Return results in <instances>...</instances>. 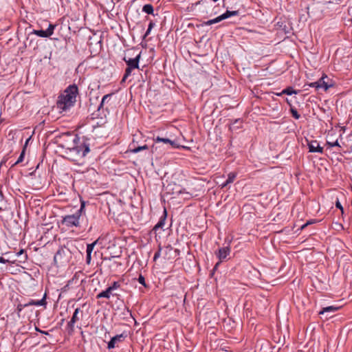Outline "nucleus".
Listing matches in <instances>:
<instances>
[{
    "instance_id": "18",
    "label": "nucleus",
    "mask_w": 352,
    "mask_h": 352,
    "mask_svg": "<svg viewBox=\"0 0 352 352\" xmlns=\"http://www.w3.org/2000/svg\"><path fill=\"white\" fill-rule=\"evenodd\" d=\"M299 91L295 90L292 87H288L286 89H283L281 93L276 94L277 96H281L283 94L292 95L293 94H297Z\"/></svg>"
},
{
    "instance_id": "30",
    "label": "nucleus",
    "mask_w": 352,
    "mask_h": 352,
    "mask_svg": "<svg viewBox=\"0 0 352 352\" xmlns=\"http://www.w3.org/2000/svg\"><path fill=\"white\" fill-rule=\"evenodd\" d=\"M138 282L142 284V285H144V287H146V283H145V278L144 277L140 274L138 277Z\"/></svg>"
},
{
    "instance_id": "9",
    "label": "nucleus",
    "mask_w": 352,
    "mask_h": 352,
    "mask_svg": "<svg viewBox=\"0 0 352 352\" xmlns=\"http://www.w3.org/2000/svg\"><path fill=\"white\" fill-rule=\"evenodd\" d=\"M126 336V334L123 333L113 337L111 339V340L108 342L107 348L109 349L115 348L116 346V344L124 341Z\"/></svg>"
},
{
    "instance_id": "16",
    "label": "nucleus",
    "mask_w": 352,
    "mask_h": 352,
    "mask_svg": "<svg viewBox=\"0 0 352 352\" xmlns=\"http://www.w3.org/2000/svg\"><path fill=\"white\" fill-rule=\"evenodd\" d=\"M166 217V210H164V215L160 218V219L158 221V223L154 226L153 229L155 230H157L159 228H163V226H164V225L165 223Z\"/></svg>"
},
{
    "instance_id": "25",
    "label": "nucleus",
    "mask_w": 352,
    "mask_h": 352,
    "mask_svg": "<svg viewBox=\"0 0 352 352\" xmlns=\"http://www.w3.org/2000/svg\"><path fill=\"white\" fill-rule=\"evenodd\" d=\"M154 140L155 142H163L165 144H168L169 142H170V139L160 137H157Z\"/></svg>"
},
{
    "instance_id": "35",
    "label": "nucleus",
    "mask_w": 352,
    "mask_h": 352,
    "mask_svg": "<svg viewBox=\"0 0 352 352\" xmlns=\"http://www.w3.org/2000/svg\"><path fill=\"white\" fill-rule=\"evenodd\" d=\"M106 298V296H105V294L102 292H100L98 294H97L96 296V298L97 299H100V298Z\"/></svg>"
},
{
    "instance_id": "33",
    "label": "nucleus",
    "mask_w": 352,
    "mask_h": 352,
    "mask_svg": "<svg viewBox=\"0 0 352 352\" xmlns=\"http://www.w3.org/2000/svg\"><path fill=\"white\" fill-rule=\"evenodd\" d=\"M14 261H10L9 259H6L5 258L0 256V263H13Z\"/></svg>"
},
{
    "instance_id": "7",
    "label": "nucleus",
    "mask_w": 352,
    "mask_h": 352,
    "mask_svg": "<svg viewBox=\"0 0 352 352\" xmlns=\"http://www.w3.org/2000/svg\"><path fill=\"white\" fill-rule=\"evenodd\" d=\"M56 28V25L54 24H50L48 26V28L46 30H34L32 32V34H34L35 35H37L41 37L47 38L52 36L54 33V30Z\"/></svg>"
},
{
    "instance_id": "21",
    "label": "nucleus",
    "mask_w": 352,
    "mask_h": 352,
    "mask_svg": "<svg viewBox=\"0 0 352 352\" xmlns=\"http://www.w3.org/2000/svg\"><path fill=\"white\" fill-rule=\"evenodd\" d=\"M113 94H106L103 96L102 99V101L98 107V109H100L102 106L104 105V104L107 102V100H109L111 96H112Z\"/></svg>"
},
{
    "instance_id": "1",
    "label": "nucleus",
    "mask_w": 352,
    "mask_h": 352,
    "mask_svg": "<svg viewBox=\"0 0 352 352\" xmlns=\"http://www.w3.org/2000/svg\"><path fill=\"white\" fill-rule=\"evenodd\" d=\"M62 137L69 139L62 146L66 148L65 153L71 160L76 161L77 157H83L89 152V145L85 142L79 144V138L77 136L73 137L71 133H67Z\"/></svg>"
},
{
    "instance_id": "22",
    "label": "nucleus",
    "mask_w": 352,
    "mask_h": 352,
    "mask_svg": "<svg viewBox=\"0 0 352 352\" xmlns=\"http://www.w3.org/2000/svg\"><path fill=\"white\" fill-rule=\"evenodd\" d=\"M98 240H96L94 242H93L92 243H90V244H88L87 246V253H90L91 254L95 245L97 244Z\"/></svg>"
},
{
    "instance_id": "15",
    "label": "nucleus",
    "mask_w": 352,
    "mask_h": 352,
    "mask_svg": "<svg viewBox=\"0 0 352 352\" xmlns=\"http://www.w3.org/2000/svg\"><path fill=\"white\" fill-rule=\"evenodd\" d=\"M339 309V307L336 306H329L322 309L321 311H319V314L322 315L325 313H333Z\"/></svg>"
},
{
    "instance_id": "46",
    "label": "nucleus",
    "mask_w": 352,
    "mask_h": 352,
    "mask_svg": "<svg viewBox=\"0 0 352 352\" xmlns=\"http://www.w3.org/2000/svg\"><path fill=\"white\" fill-rule=\"evenodd\" d=\"M214 1H217L218 0H213Z\"/></svg>"
},
{
    "instance_id": "42",
    "label": "nucleus",
    "mask_w": 352,
    "mask_h": 352,
    "mask_svg": "<svg viewBox=\"0 0 352 352\" xmlns=\"http://www.w3.org/2000/svg\"><path fill=\"white\" fill-rule=\"evenodd\" d=\"M29 140H30V138H29V139H28V140H26L25 144V145H24V146H23V147H25V148H26V146H27V144H28Z\"/></svg>"
},
{
    "instance_id": "41",
    "label": "nucleus",
    "mask_w": 352,
    "mask_h": 352,
    "mask_svg": "<svg viewBox=\"0 0 352 352\" xmlns=\"http://www.w3.org/2000/svg\"><path fill=\"white\" fill-rule=\"evenodd\" d=\"M23 253H24L23 250H20V251L17 253V254H18V255H21V254H23Z\"/></svg>"
},
{
    "instance_id": "40",
    "label": "nucleus",
    "mask_w": 352,
    "mask_h": 352,
    "mask_svg": "<svg viewBox=\"0 0 352 352\" xmlns=\"http://www.w3.org/2000/svg\"><path fill=\"white\" fill-rule=\"evenodd\" d=\"M311 223H313L312 221H307L305 224L302 226L301 229H304L306 226H307L308 225L311 224Z\"/></svg>"
},
{
    "instance_id": "5",
    "label": "nucleus",
    "mask_w": 352,
    "mask_h": 352,
    "mask_svg": "<svg viewBox=\"0 0 352 352\" xmlns=\"http://www.w3.org/2000/svg\"><path fill=\"white\" fill-rule=\"evenodd\" d=\"M308 85L311 87H315L317 90L323 89L324 91H327L329 87H333V84L327 76L323 75L318 80L311 82Z\"/></svg>"
},
{
    "instance_id": "39",
    "label": "nucleus",
    "mask_w": 352,
    "mask_h": 352,
    "mask_svg": "<svg viewBox=\"0 0 352 352\" xmlns=\"http://www.w3.org/2000/svg\"><path fill=\"white\" fill-rule=\"evenodd\" d=\"M206 51H207V52H206V54H202L201 56L207 55V54H208V51L212 52L211 45H210V44L208 45V49L206 50ZM201 56V55L199 54V56Z\"/></svg>"
},
{
    "instance_id": "8",
    "label": "nucleus",
    "mask_w": 352,
    "mask_h": 352,
    "mask_svg": "<svg viewBox=\"0 0 352 352\" xmlns=\"http://www.w3.org/2000/svg\"><path fill=\"white\" fill-rule=\"evenodd\" d=\"M82 311L80 308H76L73 314V316L69 322L67 323V329L69 333H72L74 330V324L79 320L78 316L79 313L82 314Z\"/></svg>"
},
{
    "instance_id": "28",
    "label": "nucleus",
    "mask_w": 352,
    "mask_h": 352,
    "mask_svg": "<svg viewBox=\"0 0 352 352\" xmlns=\"http://www.w3.org/2000/svg\"><path fill=\"white\" fill-rule=\"evenodd\" d=\"M120 287V284L119 282L117 281L113 282V284L111 286H109L112 291L118 289Z\"/></svg>"
},
{
    "instance_id": "14",
    "label": "nucleus",
    "mask_w": 352,
    "mask_h": 352,
    "mask_svg": "<svg viewBox=\"0 0 352 352\" xmlns=\"http://www.w3.org/2000/svg\"><path fill=\"white\" fill-rule=\"evenodd\" d=\"M65 253V250L63 248H60L54 256V261L55 264L58 265L63 263L62 261V256Z\"/></svg>"
},
{
    "instance_id": "19",
    "label": "nucleus",
    "mask_w": 352,
    "mask_h": 352,
    "mask_svg": "<svg viewBox=\"0 0 352 352\" xmlns=\"http://www.w3.org/2000/svg\"><path fill=\"white\" fill-rule=\"evenodd\" d=\"M142 11L148 14H153L154 10L151 4H146L143 6Z\"/></svg>"
},
{
    "instance_id": "11",
    "label": "nucleus",
    "mask_w": 352,
    "mask_h": 352,
    "mask_svg": "<svg viewBox=\"0 0 352 352\" xmlns=\"http://www.w3.org/2000/svg\"><path fill=\"white\" fill-rule=\"evenodd\" d=\"M308 148L309 152L311 153H323V148L320 146L317 140H312L308 142Z\"/></svg>"
},
{
    "instance_id": "10",
    "label": "nucleus",
    "mask_w": 352,
    "mask_h": 352,
    "mask_svg": "<svg viewBox=\"0 0 352 352\" xmlns=\"http://www.w3.org/2000/svg\"><path fill=\"white\" fill-rule=\"evenodd\" d=\"M140 58V53L138 54L135 58H129L126 59V58H124V60L127 65L128 67L132 68V69H138L139 67V60Z\"/></svg>"
},
{
    "instance_id": "6",
    "label": "nucleus",
    "mask_w": 352,
    "mask_h": 352,
    "mask_svg": "<svg viewBox=\"0 0 352 352\" xmlns=\"http://www.w3.org/2000/svg\"><path fill=\"white\" fill-rule=\"evenodd\" d=\"M239 14V11H229L227 10L225 13L222 14L221 15L219 16L218 17L209 20L206 22H204V24L205 25H212L218 22H220L223 19H226L230 16H237Z\"/></svg>"
},
{
    "instance_id": "26",
    "label": "nucleus",
    "mask_w": 352,
    "mask_h": 352,
    "mask_svg": "<svg viewBox=\"0 0 352 352\" xmlns=\"http://www.w3.org/2000/svg\"><path fill=\"white\" fill-rule=\"evenodd\" d=\"M111 289L109 287L106 289V290L103 291V292L105 294L106 298L109 299L110 298L111 294L113 296H115L116 294H112Z\"/></svg>"
},
{
    "instance_id": "23",
    "label": "nucleus",
    "mask_w": 352,
    "mask_h": 352,
    "mask_svg": "<svg viewBox=\"0 0 352 352\" xmlns=\"http://www.w3.org/2000/svg\"><path fill=\"white\" fill-rule=\"evenodd\" d=\"M25 147H23L22 151L21 153V155H19L18 160L14 162V164L13 165L18 164H19V163L23 162V158H24V155H25Z\"/></svg>"
},
{
    "instance_id": "4",
    "label": "nucleus",
    "mask_w": 352,
    "mask_h": 352,
    "mask_svg": "<svg viewBox=\"0 0 352 352\" xmlns=\"http://www.w3.org/2000/svg\"><path fill=\"white\" fill-rule=\"evenodd\" d=\"M85 202L81 201L80 209L73 214L65 216L61 221L62 224L67 228L78 227L80 226V217L85 209Z\"/></svg>"
},
{
    "instance_id": "37",
    "label": "nucleus",
    "mask_w": 352,
    "mask_h": 352,
    "mask_svg": "<svg viewBox=\"0 0 352 352\" xmlns=\"http://www.w3.org/2000/svg\"><path fill=\"white\" fill-rule=\"evenodd\" d=\"M160 250H161V248H160V250L155 252V255H154V257H153V260L154 261H156L157 258L160 257Z\"/></svg>"
},
{
    "instance_id": "31",
    "label": "nucleus",
    "mask_w": 352,
    "mask_h": 352,
    "mask_svg": "<svg viewBox=\"0 0 352 352\" xmlns=\"http://www.w3.org/2000/svg\"><path fill=\"white\" fill-rule=\"evenodd\" d=\"M171 148H178L179 146V144L176 141H173L170 140V142L168 143Z\"/></svg>"
},
{
    "instance_id": "34",
    "label": "nucleus",
    "mask_w": 352,
    "mask_h": 352,
    "mask_svg": "<svg viewBox=\"0 0 352 352\" xmlns=\"http://www.w3.org/2000/svg\"><path fill=\"white\" fill-rule=\"evenodd\" d=\"M195 241H196V235L192 234L190 237V243L192 244L193 242H195L194 245H195Z\"/></svg>"
},
{
    "instance_id": "12",
    "label": "nucleus",
    "mask_w": 352,
    "mask_h": 352,
    "mask_svg": "<svg viewBox=\"0 0 352 352\" xmlns=\"http://www.w3.org/2000/svg\"><path fill=\"white\" fill-rule=\"evenodd\" d=\"M230 247L227 246V247H223V248H219L218 252L216 253V254H217V257L219 258V261H222L227 258V256L230 254Z\"/></svg>"
},
{
    "instance_id": "24",
    "label": "nucleus",
    "mask_w": 352,
    "mask_h": 352,
    "mask_svg": "<svg viewBox=\"0 0 352 352\" xmlns=\"http://www.w3.org/2000/svg\"><path fill=\"white\" fill-rule=\"evenodd\" d=\"M133 69L132 68H130V67H126V69H125V73L124 74V76L122 79V82H124L126 80V79L131 75V72Z\"/></svg>"
},
{
    "instance_id": "20",
    "label": "nucleus",
    "mask_w": 352,
    "mask_h": 352,
    "mask_svg": "<svg viewBox=\"0 0 352 352\" xmlns=\"http://www.w3.org/2000/svg\"><path fill=\"white\" fill-rule=\"evenodd\" d=\"M287 103L290 106V112L292 116L295 119H299L300 118V115L298 113L297 110L292 107V104L289 102L288 100H287Z\"/></svg>"
},
{
    "instance_id": "45",
    "label": "nucleus",
    "mask_w": 352,
    "mask_h": 352,
    "mask_svg": "<svg viewBox=\"0 0 352 352\" xmlns=\"http://www.w3.org/2000/svg\"><path fill=\"white\" fill-rule=\"evenodd\" d=\"M26 258H27V255H26V254H25V256H24V260H25Z\"/></svg>"
},
{
    "instance_id": "44",
    "label": "nucleus",
    "mask_w": 352,
    "mask_h": 352,
    "mask_svg": "<svg viewBox=\"0 0 352 352\" xmlns=\"http://www.w3.org/2000/svg\"><path fill=\"white\" fill-rule=\"evenodd\" d=\"M219 264V263H216L215 266H214V269L217 267V265Z\"/></svg>"
},
{
    "instance_id": "38",
    "label": "nucleus",
    "mask_w": 352,
    "mask_h": 352,
    "mask_svg": "<svg viewBox=\"0 0 352 352\" xmlns=\"http://www.w3.org/2000/svg\"><path fill=\"white\" fill-rule=\"evenodd\" d=\"M36 329V331H38V332H40V333H42V334L48 335V332L45 331H43V330H41V329H38V327H36V329Z\"/></svg>"
},
{
    "instance_id": "13",
    "label": "nucleus",
    "mask_w": 352,
    "mask_h": 352,
    "mask_svg": "<svg viewBox=\"0 0 352 352\" xmlns=\"http://www.w3.org/2000/svg\"><path fill=\"white\" fill-rule=\"evenodd\" d=\"M129 148H130V152L133 153H138L143 150L148 149V147L146 144H144L142 146H136L134 142H132L131 144H130Z\"/></svg>"
},
{
    "instance_id": "27",
    "label": "nucleus",
    "mask_w": 352,
    "mask_h": 352,
    "mask_svg": "<svg viewBox=\"0 0 352 352\" xmlns=\"http://www.w3.org/2000/svg\"><path fill=\"white\" fill-rule=\"evenodd\" d=\"M154 26V23L153 22H150L149 25H148V29L144 36V37H146L151 32V29L153 28V27Z\"/></svg>"
},
{
    "instance_id": "32",
    "label": "nucleus",
    "mask_w": 352,
    "mask_h": 352,
    "mask_svg": "<svg viewBox=\"0 0 352 352\" xmlns=\"http://www.w3.org/2000/svg\"><path fill=\"white\" fill-rule=\"evenodd\" d=\"M336 207L341 210L342 214L344 213V208L341 205L340 202L339 201V200H337V201L336 202Z\"/></svg>"
},
{
    "instance_id": "29",
    "label": "nucleus",
    "mask_w": 352,
    "mask_h": 352,
    "mask_svg": "<svg viewBox=\"0 0 352 352\" xmlns=\"http://www.w3.org/2000/svg\"><path fill=\"white\" fill-rule=\"evenodd\" d=\"M327 144L329 146V147H333V146H338V147H340V145L339 144L338 140H336V142H327Z\"/></svg>"
},
{
    "instance_id": "3",
    "label": "nucleus",
    "mask_w": 352,
    "mask_h": 352,
    "mask_svg": "<svg viewBox=\"0 0 352 352\" xmlns=\"http://www.w3.org/2000/svg\"><path fill=\"white\" fill-rule=\"evenodd\" d=\"M47 304L46 302V294H45L44 296L41 300H30L27 303H19L16 307V311L19 316L20 314L24 311V315L27 314L28 318H31L33 315L36 314V311L32 309L31 307L33 305L36 306H45Z\"/></svg>"
},
{
    "instance_id": "36",
    "label": "nucleus",
    "mask_w": 352,
    "mask_h": 352,
    "mask_svg": "<svg viewBox=\"0 0 352 352\" xmlns=\"http://www.w3.org/2000/svg\"><path fill=\"white\" fill-rule=\"evenodd\" d=\"M91 259V254L87 253L86 262H87V264L90 263Z\"/></svg>"
},
{
    "instance_id": "17",
    "label": "nucleus",
    "mask_w": 352,
    "mask_h": 352,
    "mask_svg": "<svg viewBox=\"0 0 352 352\" xmlns=\"http://www.w3.org/2000/svg\"><path fill=\"white\" fill-rule=\"evenodd\" d=\"M236 174L234 172L230 173L228 174V177L227 180L221 184V188L226 187L228 184L232 183L236 178Z\"/></svg>"
},
{
    "instance_id": "2",
    "label": "nucleus",
    "mask_w": 352,
    "mask_h": 352,
    "mask_svg": "<svg viewBox=\"0 0 352 352\" xmlns=\"http://www.w3.org/2000/svg\"><path fill=\"white\" fill-rule=\"evenodd\" d=\"M78 89L75 84L69 85L63 94L58 96L56 105L61 111H66L72 107L76 101Z\"/></svg>"
},
{
    "instance_id": "43",
    "label": "nucleus",
    "mask_w": 352,
    "mask_h": 352,
    "mask_svg": "<svg viewBox=\"0 0 352 352\" xmlns=\"http://www.w3.org/2000/svg\"><path fill=\"white\" fill-rule=\"evenodd\" d=\"M166 248H167V249H169V250H170H170H173V248H172L167 247Z\"/></svg>"
}]
</instances>
